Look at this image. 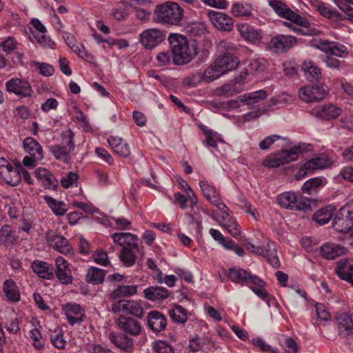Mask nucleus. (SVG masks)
<instances>
[{"mask_svg": "<svg viewBox=\"0 0 353 353\" xmlns=\"http://www.w3.org/2000/svg\"><path fill=\"white\" fill-rule=\"evenodd\" d=\"M183 17V10L176 3L168 1L157 5L154 10L156 22L165 26H179Z\"/></svg>", "mask_w": 353, "mask_h": 353, "instance_id": "nucleus-1", "label": "nucleus"}, {"mask_svg": "<svg viewBox=\"0 0 353 353\" xmlns=\"http://www.w3.org/2000/svg\"><path fill=\"white\" fill-rule=\"evenodd\" d=\"M268 5L279 17L290 21L300 27L308 28L311 23L307 17L293 11L281 0H268Z\"/></svg>", "mask_w": 353, "mask_h": 353, "instance_id": "nucleus-2", "label": "nucleus"}, {"mask_svg": "<svg viewBox=\"0 0 353 353\" xmlns=\"http://www.w3.org/2000/svg\"><path fill=\"white\" fill-rule=\"evenodd\" d=\"M277 201L283 208L291 210L307 211L311 207L310 199L291 191L280 194Z\"/></svg>", "mask_w": 353, "mask_h": 353, "instance_id": "nucleus-3", "label": "nucleus"}, {"mask_svg": "<svg viewBox=\"0 0 353 353\" xmlns=\"http://www.w3.org/2000/svg\"><path fill=\"white\" fill-rule=\"evenodd\" d=\"M23 148L29 155L24 157L23 164L24 166L33 168L36 162L43 159V151L40 143L32 137H26L23 141Z\"/></svg>", "mask_w": 353, "mask_h": 353, "instance_id": "nucleus-4", "label": "nucleus"}, {"mask_svg": "<svg viewBox=\"0 0 353 353\" xmlns=\"http://www.w3.org/2000/svg\"><path fill=\"white\" fill-rule=\"evenodd\" d=\"M332 161L325 155L316 157L306 161L299 168L295 175L296 180H301L308 174H312L315 170L327 168L332 165Z\"/></svg>", "mask_w": 353, "mask_h": 353, "instance_id": "nucleus-5", "label": "nucleus"}, {"mask_svg": "<svg viewBox=\"0 0 353 353\" xmlns=\"http://www.w3.org/2000/svg\"><path fill=\"white\" fill-rule=\"evenodd\" d=\"M328 93V87L325 84L307 85L299 89V97L305 103H313L325 99Z\"/></svg>", "mask_w": 353, "mask_h": 353, "instance_id": "nucleus-6", "label": "nucleus"}, {"mask_svg": "<svg viewBox=\"0 0 353 353\" xmlns=\"http://www.w3.org/2000/svg\"><path fill=\"white\" fill-rule=\"evenodd\" d=\"M334 320L339 336L346 341L353 340V316L347 312H336Z\"/></svg>", "mask_w": 353, "mask_h": 353, "instance_id": "nucleus-7", "label": "nucleus"}, {"mask_svg": "<svg viewBox=\"0 0 353 353\" xmlns=\"http://www.w3.org/2000/svg\"><path fill=\"white\" fill-rule=\"evenodd\" d=\"M111 311L113 313H125L142 319L143 316V309L141 303L134 300L121 299L113 301L111 304Z\"/></svg>", "mask_w": 353, "mask_h": 353, "instance_id": "nucleus-8", "label": "nucleus"}, {"mask_svg": "<svg viewBox=\"0 0 353 353\" xmlns=\"http://www.w3.org/2000/svg\"><path fill=\"white\" fill-rule=\"evenodd\" d=\"M325 54L321 56L323 61L330 68H338L339 61L333 56L344 57L347 54L345 46H316Z\"/></svg>", "mask_w": 353, "mask_h": 353, "instance_id": "nucleus-9", "label": "nucleus"}, {"mask_svg": "<svg viewBox=\"0 0 353 353\" xmlns=\"http://www.w3.org/2000/svg\"><path fill=\"white\" fill-rule=\"evenodd\" d=\"M333 228L342 233L353 230V209L349 210L345 206L341 208L334 217Z\"/></svg>", "mask_w": 353, "mask_h": 353, "instance_id": "nucleus-10", "label": "nucleus"}, {"mask_svg": "<svg viewBox=\"0 0 353 353\" xmlns=\"http://www.w3.org/2000/svg\"><path fill=\"white\" fill-rule=\"evenodd\" d=\"M6 90L9 93H13L20 98L29 97L33 90L30 82L20 78H12L6 83Z\"/></svg>", "mask_w": 353, "mask_h": 353, "instance_id": "nucleus-11", "label": "nucleus"}, {"mask_svg": "<svg viewBox=\"0 0 353 353\" xmlns=\"http://www.w3.org/2000/svg\"><path fill=\"white\" fill-rule=\"evenodd\" d=\"M199 186L204 196L212 205L220 211L226 210V205L222 201L219 192L213 185L205 180H201Z\"/></svg>", "mask_w": 353, "mask_h": 353, "instance_id": "nucleus-12", "label": "nucleus"}, {"mask_svg": "<svg viewBox=\"0 0 353 353\" xmlns=\"http://www.w3.org/2000/svg\"><path fill=\"white\" fill-rule=\"evenodd\" d=\"M230 280L234 283L252 284L253 285H263V279L256 275L252 274L250 272L239 268H230Z\"/></svg>", "mask_w": 353, "mask_h": 353, "instance_id": "nucleus-13", "label": "nucleus"}, {"mask_svg": "<svg viewBox=\"0 0 353 353\" xmlns=\"http://www.w3.org/2000/svg\"><path fill=\"white\" fill-rule=\"evenodd\" d=\"M54 274L59 281L63 285L72 283L73 276L70 268V263L63 256H59L55 260Z\"/></svg>", "mask_w": 353, "mask_h": 353, "instance_id": "nucleus-14", "label": "nucleus"}, {"mask_svg": "<svg viewBox=\"0 0 353 353\" xmlns=\"http://www.w3.org/2000/svg\"><path fill=\"white\" fill-rule=\"evenodd\" d=\"M208 16L212 25L219 30L230 32L234 28V21L228 14L210 10Z\"/></svg>", "mask_w": 353, "mask_h": 353, "instance_id": "nucleus-15", "label": "nucleus"}, {"mask_svg": "<svg viewBox=\"0 0 353 353\" xmlns=\"http://www.w3.org/2000/svg\"><path fill=\"white\" fill-rule=\"evenodd\" d=\"M119 330L131 336H138L141 332V325L139 321L125 315H120L116 321Z\"/></svg>", "mask_w": 353, "mask_h": 353, "instance_id": "nucleus-16", "label": "nucleus"}, {"mask_svg": "<svg viewBox=\"0 0 353 353\" xmlns=\"http://www.w3.org/2000/svg\"><path fill=\"white\" fill-rule=\"evenodd\" d=\"M63 310L69 324L71 325L81 323L85 318L84 309L76 303L65 304L63 307Z\"/></svg>", "mask_w": 353, "mask_h": 353, "instance_id": "nucleus-17", "label": "nucleus"}, {"mask_svg": "<svg viewBox=\"0 0 353 353\" xmlns=\"http://www.w3.org/2000/svg\"><path fill=\"white\" fill-rule=\"evenodd\" d=\"M194 46H173L172 48V59L176 65H183L189 63L194 56H195V51H194Z\"/></svg>", "mask_w": 353, "mask_h": 353, "instance_id": "nucleus-18", "label": "nucleus"}, {"mask_svg": "<svg viewBox=\"0 0 353 353\" xmlns=\"http://www.w3.org/2000/svg\"><path fill=\"white\" fill-rule=\"evenodd\" d=\"M46 239L50 245L59 252L65 255L72 253V248L64 236L49 232L46 234Z\"/></svg>", "mask_w": 353, "mask_h": 353, "instance_id": "nucleus-19", "label": "nucleus"}, {"mask_svg": "<svg viewBox=\"0 0 353 353\" xmlns=\"http://www.w3.org/2000/svg\"><path fill=\"white\" fill-rule=\"evenodd\" d=\"M214 61L223 75L227 74L229 71L235 70L240 62L239 60L230 52H226L219 56Z\"/></svg>", "mask_w": 353, "mask_h": 353, "instance_id": "nucleus-20", "label": "nucleus"}, {"mask_svg": "<svg viewBox=\"0 0 353 353\" xmlns=\"http://www.w3.org/2000/svg\"><path fill=\"white\" fill-rule=\"evenodd\" d=\"M111 237L122 248L139 249L138 237L135 234L130 232H116Z\"/></svg>", "mask_w": 353, "mask_h": 353, "instance_id": "nucleus-21", "label": "nucleus"}, {"mask_svg": "<svg viewBox=\"0 0 353 353\" xmlns=\"http://www.w3.org/2000/svg\"><path fill=\"white\" fill-rule=\"evenodd\" d=\"M110 342L117 347L126 352H132L134 348L133 340L123 333L111 332L108 335Z\"/></svg>", "mask_w": 353, "mask_h": 353, "instance_id": "nucleus-22", "label": "nucleus"}, {"mask_svg": "<svg viewBox=\"0 0 353 353\" xmlns=\"http://www.w3.org/2000/svg\"><path fill=\"white\" fill-rule=\"evenodd\" d=\"M31 268L33 272L42 279L51 280L54 276L53 265L46 261L34 260L32 263Z\"/></svg>", "mask_w": 353, "mask_h": 353, "instance_id": "nucleus-23", "label": "nucleus"}, {"mask_svg": "<svg viewBox=\"0 0 353 353\" xmlns=\"http://www.w3.org/2000/svg\"><path fill=\"white\" fill-rule=\"evenodd\" d=\"M165 39V34L157 28L146 29L139 35V41L142 44H160Z\"/></svg>", "mask_w": 353, "mask_h": 353, "instance_id": "nucleus-24", "label": "nucleus"}, {"mask_svg": "<svg viewBox=\"0 0 353 353\" xmlns=\"http://www.w3.org/2000/svg\"><path fill=\"white\" fill-rule=\"evenodd\" d=\"M341 113V108L333 104L317 106L312 110V114L314 116L325 120L336 119Z\"/></svg>", "mask_w": 353, "mask_h": 353, "instance_id": "nucleus-25", "label": "nucleus"}, {"mask_svg": "<svg viewBox=\"0 0 353 353\" xmlns=\"http://www.w3.org/2000/svg\"><path fill=\"white\" fill-rule=\"evenodd\" d=\"M148 325L150 330L154 332H159L165 330L167 320L165 316L159 311H151L148 313Z\"/></svg>", "mask_w": 353, "mask_h": 353, "instance_id": "nucleus-26", "label": "nucleus"}, {"mask_svg": "<svg viewBox=\"0 0 353 353\" xmlns=\"http://www.w3.org/2000/svg\"><path fill=\"white\" fill-rule=\"evenodd\" d=\"M321 254L326 259H334L346 253L347 249L334 243H326L320 248Z\"/></svg>", "mask_w": 353, "mask_h": 353, "instance_id": "nucleus-27", "label": "nucleus"}, {"mask_svg": "<svg viewBox=\"0 0 353 353\" xmlns=\"http://www.w3.org/2000/svg\"><path fill=\"white\" fill-rule=\"evenodd\" d=\"M3 293L6 300L12 303H18L21 299L19 287L12 279H6L2 286Z\"/></svg>", "mask_w": 353, "mask_h": 353, "instance_id": "nucleus-28", "label": "nucleus"}, {"mask_svg": "<svg viewBox=\"0 0 353 353\" xmlns=\"http://www.w3.org/2000/svg\"><path fill=\"white\" fill-rule=\"evenodd\" d=\"M236 28L245 41L250 43H256L261 38V31L254 28L248 23H239Z\"/></svg>", "mask_w": 353, "mask_h": 353, "instance_id": "nucleus-29", "label": "nucleus"}, {"mask_svg": "<svg viewBox=\"0 0 353 353\" xmlns=\"http://www.w3.org/2000/svg\"><path fill=\"white\" fill-rule=\"evenodd\" d=\"M168 314L172 322L183 325L187 322L191 312L179 304H173L168 310Z\"/></svg>", "mask_w": 353, "mask_h": 353, "instance_id": "nucleus-30", "label": "nucleus"}, {"mask_svg": "<svg viewBox=\"0 0 353 353\" xmlns=\"http://www.w3.org/2000/svg\"><path fill=\"white\" fill-rule=\"evenodd\" d=\"M108 142L114 152L122 157H128L130 154L128 144L120 137H110Z\"/></svg>", "mask_w": 353, "mask_h": 353, "instance_id": "nucleus-31", "label": "nucleus"}, {"mask_svg": "<svg viewBox=\"0 0 353 353\" xmlns=\"http://www.w3.org/2000/svg\"><path fill=\"white\" fill-rule=\"evenodd\" d=\"M21 167L11 165L0 176L6 183L12 186H15L17 185L21 180Z\"/></svg>", "mask_w": 353, "mask_h": 353, "instance_id": "nucleus-32", "label": "nucleus"}, {"mask_svg": "<svg viewBox=\"0 0 353 353\" xmlns=\"http://www.w3.org/2000/svg\"><path fill=\"white\" fill-rule=\"evenodd\" d=\"M35 176L40 180L43 186L48 189H54L57 186V181L55 179L52 174L47 169L43 168H38L34 172Z\"/></svg>", "mask_w": 353, "mask_h": 353, "instance_id": "nucleus-33", "label": "nucleus"}, {"mask_svg": "<svg viewBox=\"0 0 353 353\" xmlns=\"http://www.w3.org/2000/svg\"><path fill=\"white\" fill-rule=\"evenodd\" d=\"M145 297L152 301H159L169 296V291L163 287L152 286L144 290Z\"/></svg>", "mask_w": 353, "mask_h": 353, "instance_id": "nucleus-34", "label": "nucleus"}, {"mask_svg": "<svg viewBox=\"0 0 353 353\" xmlns=\"http://www.w3.org/2000/svg\"><path fill=\"white\" fill-rule=\"evenodd\" d=\"M336 208L332 205H327L319 209L313 215V220L319 225H324L327 223L332 218Z\"/></svg>", "mask_w": 353, "mask_h": 353, "instance_id": "nucleus-35", "label": "nucleus"}, {"mask_svg": "<svg viewBox=\"0 0 353 353\" xmlns=\"http://www.w3.org/2000/svg\"><path fill=\"white\" fill-rule=\"evenodd\" d=\"M222 213L223 226L228 230V232L234 237H236L241 233V230L236 221L232 219L229 213L228 208L226 210L221 211Z\"/></svg>", "mask_w": 353, "mask_h": 353, "instance_id": "nucleus-36", "label": "nucleus"}, {"mask_svg": "<svg viewBox=\"0 0 353 353\" xmlns=\"http://www.w3.org/2000/svg\"><path fill=\"white\" fill-rule=\"evenodd\" d=\"M137 292V286L132 285H119L110 294V299L113 302L121 300L122 297L132 296Z\"/></svg>", "mask_w": 353, "mask_h": 353, "instance_id": "nucleus-37", "label": "nucleus"}, {"mask_svg": "<svg viewBox=\"0 0 353 353\" xmlns=\"http://www.w3.org/2000/svg\"><path fill=\"white\" fill-rule=\"evenodd\" d=\"M261 254L267 259L272 267L277 268L280 266L276 245L274 242L268 241L265 248H263V252Z\"/></svg>", "mask_w": 353, "mask_h": 353, "instance_id": "nucleus-38", "label": "nucleus"}, {"mask_svg": "<svg viewBox=\"0 0 353 353\" xmlns=\"http://www.w3.org/2000/svg\"><path fill=\"white\" fill-rule=\"evenodd\" d=\"M302 70L307 80H318L321 77V69L312 61H305L302 64Z\"/></svg>", "mask_w": 353, "mask_h": 353, "instance_id": "nucleus-39", "label": "nucleus"}, {"mask_svg": "<svg viewBox=\"0 0 353 353\" xmlns=\"http://www.w3.org/2000/svg\"><path fill=\"white\" fill-rule=\"evenodd\" d=\"M267 97V93L263 90L249 92L240 96V99L249 106H254L261 101L264 100Z\"/></svg>", "mask_w": 353, "mask_h": 353, "instance_id": "nucleus-40", "label": "nucleus"}, {"mask_svg": "<svg viewBox=\"0 0 353 353\" xmlns=\"http://www.w3.org/2000/svg\"><path fill=\"white\" fill-rule=\"evenodd\" d=\"M43 200L55 215L63 216L66 213L68 208L63 201H58L48 195L43 196Z\"/></svg>", "mask_w": 353, "mask_h": 353, "instance_id": "nucleus-41", "label": "nucleus"}, {"mask_svg": "<svg viewBox=\"0 0 353 353\" xmlns=\"http://www.w3.org/2000/svg\"><path fill=\"white\" fill-rule=\"evenodd\" d=\"M335 272L341 279L350 281L353 285V263L339 262Z\"/></svg>", "mask_w": 353, "mask_h": 353, "instance_id": "nucleus-42", "label": "nucleus"}, {"mask_svg": "<svg viewBox=\"0 0 353 353\" xmlns=\"http://www.w3.org/2000/svg\"><path fill=\"white\" fill-rule=\"evenodd\" d=\"M139 252V249L122 248L119 254L120 261L125 267H132L136 262V254Z\"/></svg>", "mask_w": 353, "mask_h": 353, "instance_id": "nucleus-43", "label": "nucleus"}, {"mask_svg": "<svg viewBox=\"0 0 353 353\" xmlns=\"http://www.w3.org/2000/svg\"><path fill=\"white\" fill-rule=\"evenodd\" d=\"M105 276V272L96 267H90L88 269L85 279L86 281L92 284L97 285L102 283Z\"/></svg>", "mask_w": 353, "mask_h": 353, "instance_id": "nucleus-44", "label": "nucleus"}, {"mask_svg": "<svg viewBox=\"0 0 353 353\" xmlns=\"http://www.w3.org/2000/svg\"><path fill=\"white\" fill-rule=\"evenodd\" d=\"M17 241V237L11 226L4 225L0 229V242L6 246L12 245Z\"/></svg>", "mask_w": 353, "mask_h": 353, "instance_id": "nucleus-45", "label": "nucleus"}, {"mask_svg": "<svg viewBox=\"0 0 353 353\" xmlns=\"http://www.w3.org/2000/svg\"><path fill=\"white\" fill-rule=\"evenodd\" d=\"M72 148L73 143L72 139H70L68 141V147L57 145L52 146L50 150L57 159L65 161L68 159Z\"/></svg>", "mask_w": 353, "mask_h": 353, "instance_id": "nucleus-46", "label": "nucleus"}, {"mask_svg": "<svg viewBox=\"0 0 353 353\" xmlns=\"http://www.w3.org/2000/svg\"><path fill=\"white\" fill-rule=\"evenodd\" d=\"M299 151V147H294L290 150H282L280 153L277 154L281 165H283L296 160Z\"/></svg>", "mask_w": 353, "mask_h": 353, "instance_id": "nucleus-47", "label": "nucleus"}, {"mask_svg": "<svg viewBox=\"0 0 353 353\" xmlns=\"http://www.w3.org/2000/svg\"><path fill=\"white\" fill-rule=\"evenodd\" d=\"M204 81L207 83L212 82L219 77L223 74L220 69L217 67L216 64L213 61L203 72Z\"/></svg>", "mask_w": 353, "mask_h": 353, "instance_id": "nucleus-48", "label": "nucleus"}, {"mask_svg": "<svg viewBox=\"0 0 353 353\" xmlns=\"http://www.w3.org/2000/svg\"><path fill=\"white\" fill-rule=\"evenodd\" d=\"M252 10V6L249 3H235L231 9L233 15L237 17L251 16Z\"/></svg>", "mask_w": 353, "mask_h": 353, "instance_id": "nucleus-49", "label": "nucleus"}, {"mask_svg": "<svg viewBox=\"0 0 353 353\" xmlns=\"http://www.w3.org/2000/svg\"><path fill=\"white\" fill-rule=\"evenodd\" d=\"M50 341L57 349H64L66 345V341L64 339L63 331L61 329H56L50 334Z\"/></svg>", "mask_w": 353, "mask_h": 353, "instance_id": "nucleus-50", "label": "nucleus"}, {"mask_svg": "<svg viewBox=\"0 0 353 353\" xmlns=\"http://www.w3.org/2000/svg\"><path fill=\"white\" fill-rule=\"evenodd\" d=\"M29 337L32 341V345L36 350H41L44 347V339L39 329L34 327L29 332Z\"/></svg>", "mask_w": 353, "mask_h": 353, "instance_id": "nucleus-51", "label": "nucleus"}, {"mask_svg": "<svg viewBox=\"0 0 353 353\" xmlns=\"http://www.w3.org/2000/svg\"><path fill=\"white\" fill-rule=\"evenodd\" d=\"M32 68L39 70V73L45 77H50L54 73V68L50 64L38 61H31L30 63Z\"/></svg>", "mask_w": 353, "mask_h": 353, "instance_id": "nucleus-52", "label": "nucleus"}, {"mask_svg": "<svg viewBox=\"0 0 353 353\" xmlns=\"http://www.w3.org/2000/svg\"><path fill=\"white\" fill-rule=\"evenodd\" d=\"M190 219L189 225L192 228L193 233L198 234L201 230V219L198 212L194 210V206L192 207V213L189 214Z\"/></svg>", "mask_w": 353, "mask_h": 353, "instance_id": "nucleus-53", "label": "nucleus"}, {"mask_svg": "<svg viewBox=\"0 0 353 353\" xmlns=\"http://www.w3.org/2000/svg\"><path fill=\"white\" fill-rule=\"evenodd\" d=\"M218 142L222 143L223 140L221 134L214 131L206 132L205 139L203 141L204 145L213 148H217Z\"/></svg>", "mask_w": 353, "mask_h": 353, "instance_id": "nucleus-54", "label": "nucleus"}, {"mask_svg": "<svg viewBox=\"0 0 353 353\" xmlns=\"http://www.w3.org/2000/svg\"><path fill=\"white\" fill-rule=\"evenodd\" d=\"M322 185V180L319 178H312L305 181L302 186L304 193L312 194Z\"/></svg>", "mask_w": 353, "mask_h": 353, "instance_id": "nucleus-55", "label": "nucleus"}, {"mask_svg": "<svg viewBox=\"0 0 353 353\" xmlns=\"http://www.w3.org/2000/svg\"><path fill=\"white\" fill-rule=\"evenodd\" d=\"M92 260L102 266H107L110 263L108 254L103 250H96L92 255Z\"/></svg>", "mask_w": 353, "mask_h": 353, "instance_id": "nucleus-56", "label": "nucleus"}, {"mask_svg": "<svg viewBox=\"0 0 353 353\" xmlns=\"http://www.w3.org/2000/svg\"><path fill=\"white\" fill-rule=\"evenodd\" d=\"M156 353H174L173 347L167 341L159 340L153 345Z\"/></svg>", "mask_w": 353, "mask_h": 353, "instance_id": "nucleus-57", "label": "nucleus"}, {"mask_svg": "<svg viewBox=\"0 0 353 353\" xmlns=\"http://www.w3.org/2000/svg\"><path fill=\"white\" fill-rule=\"evenodd\" d=\"M78 178L79 176L77 173L69 172L61 178L60 183L63 188H68L77 182Z\"/></svg>", "mask_w": 353, "mask_h": 353, "instance_id": "nucleus-58", "label": "nucleus"}, {"mask_svg": "<svg viewBox=\"0 0 353 353\" xmlns=\"http://www.w3.org/2000/svg\"><path fill=\"white\" fill-rule=\"evenodd\" d=\"M111 16L117 21H122L128 18L129 12L125 7L117 6L112 10Z\"/></svg>", "mask_w": 353, "mask_h": 353, "instance_id": "nucleus-59", "label": "nucleus"}, {"mask_svg": "<svg viewBox=\"0 0 353 353\" xmlns=\"http://www.w3.org/2000/svg\"><path fill=\"white\" fill-rule=\"evenodd\" d=\"M281 345L287 353H296L298 346L295 341L291 337L283 338L281 341Z\"/></svg>", "mask_w": 353, "mask_h": 353, "instance_id": "nucleus-60", "label": "nucleus"}, {"mask_svg": "<svg viewBox=\"0 0 353 353\" xmlns=\"http://www.w3.org/2000/svg\"><path fill=\"white\" fill-rule=\"evenodd\" d=\"M296 39L294 37L288 35H278L271 39V44H293L296 43Z\"/></svg>", "mask_w": 353, "mask_h": 353, "instance_id": "nucleus-61", "label": "nucleus"}, {"mask_svg": "<svg viewBox=\"0 0 353 353\" xmlns=\"http://www.w3.org/2000/svg\"><path fill=\"white\" fill-rule=\"evenodd\" d=\"M169 44H188L187 37L179 33H170L168 37Z\"/></svg>", "mask_w": 353, "mask_h": 353, "instance_id": "nucleus-62", "label": "nucleus"}, {"mask_svg": "<svg viewBox=\"0 0 353 353\" xmlns=\"http://www.w3.org/2000/svg\"><path fill=\"white\" fill-rule=\"evenodd\" d=\"M95 153L99 158L107 162L109 165H113V158L105 148L101 147L97 148L95 149Z\"/></svg>", "mask_w": 353, "mask_h": 353, "instance_id": "nucleus-63", "label": "nucleus"}, {"mask_svg": "<svg viewBox=\"0 0 353 353\" xmlns=\"http://www.w3.org/2000/svg\"><path fill=\"white\" fill-rule=\"evenodd\" d=\"M85 350L88 353H114L112 350L104 348L101 345L95 343L88 344L85 347Z\"/></svg>", "mask_w": 353, "mask_h": 353, "instance_id": "nucleus-64", "label": "nucleus"}]
</instances>
